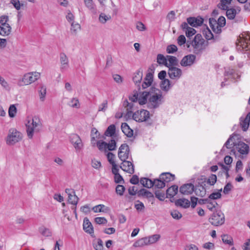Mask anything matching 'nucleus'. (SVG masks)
Wrapping results in <instances>:
<instances>
[{
	"label": "nucleus",
	"instance_id": "f257e3e1",
	"mask_svg": "<svg viewBox=\"0 0 250 250\" xmlns=\"http://www.w3.org/2000/svg\"><path fill=\"white\" fill-rule=\"evenodd\" d=\"M25 125L27 135L29 139H32L34 133L40 132L42 127V121L38 116L28 118Z\"/></svg>",
	"mask_w": 250,
	"mask_h": 250
},
{
	"label": "nucleus",
	"instance_id": "f03ea898",
	"mask_svg": "<svg viewBox=\"0 0 250 250\" xmlns=\"http://www.w3.org/2000/svg\"><path fill=\"white\" fill-rule=\"evenodd\" d=\"M163 96L160 90L151 87L149 91L148 106L150 108H156L162 103Z\"/></svg>",
	"mask_w": 250,
	"mask_h": 250
},
{
	"label": "nucleus",
	"instance_id": "7ed1b4c3",
	"mask_svg": "<svg viewBox=\"0 0 250 250\" xmlns=\"http://www.w3.org/2000/svg\"><path fill=\"white\" fill-rule=\"evenodd\" d=\"M40 78V73L37 72H32L26 73L19 80L18 85L20 86L27 85L38 80Z\"/></svg>",
	"mask_w": 250,
	"mask_h": 250
},
{
	"label": "nucleus",
	"instance_id": "20e7f679",
	"mask_svg": "<svg viewBox=\"0 0 250 250\" xmlns=\"http://www.w3.org/2000/svg\"><path fill=\"white\" fill-rule=\"evenodd\" d=\"M191 45L196 53H199L204 50L208 45L206 42L200 34H197L192 41Z\"/></svg>",
	"mask_w": 250,
	"mask_h": 250
},
{
	"label": "nucleus",
	"instance_id": "39448f33",
	"mask_svg": "<svg viewBox=\"0 0 250 250\" xmlns=\"http://www.w3.org/2000/svg\"><path fill=\"white\" fill-rule=\"evenodd\" d=\"M22 134L15 128H10L7 137L6 143L9 145H13L21 140Z\"/></svg>",
	"mask_w": 250,
	"mask_h": 250
},
{
	"label": "nucleus",
	"instance_id": "423d86ee",
	"mask_svg": "<svg viewBox=\"0 0 250 250\" xmlns=\"http://www.w3.org/2000/svg\"><path fill=\"white\" fill-rule=\"evenodd\" d=\"M240 36L239 39L238 40V42L236 43V47L238 50L246 53L247 51H250V37L247 36L244 37Z\"/></svg>",
	"mask_w": 250,
	"mask_h": 250
},
{
	"label": "nucleus",
	"instance_id": "0eeeda50",
	"mask_svg": "<svg viewBox=\"0 0 250 250\" xmlns=\"http://www.w3.org/2000/svg\"><path fill=\"white\" fill-rule=\"evenodd\" d=\"M98 149L102 152L105 153L108 151H113L116 148V143L115 140L112 139L108 143L104 141H98L97 143Z\"/></svg>",
	"mask_w": 250,
	"mask_h": 250
},
{
	"label": "nucleus",
	"instance_id": "6e6552de",
	"mask_svg": "<svg viewBox=\"0 0 250 250\" xmlns=\"http://www.w3.org/2000/svg\"><path fill=\"white\" fill-rule=\"evenodd\" d=\"M210 223L215 226H219L223 225L225 222V216L221 211H216L212 214L209 218Z\"/></svg>",
	"mask_w": 250,
	"mask_h": 250
},
{
	"label": "nucleus",
	"instance_id": "1a4fd4ad",
	"mask_svg": "<svg viewBox=\"0 0 250 250\" xmlns=\"http://www.w3.org/2000/svg\"><path fill=\"white\" fill-rule=\"evenodd\" d=\"M118 156L122 161L127 160L131 156L130 149L127 144H123L120 146Z\"/></svg>",
	"mask_w": 250,
	"mask_h": 250
},
{
	"label": "nucleus",
	"instance_id": "9d476101",
	"mask_svg": "<svg viewBox=\"0 0 250 250\" xmlns=\"http://www.w3.org/2000/svg\"><path fill=\"white\" fill-rule=\"evenodd\" d=\"M149 117V111L145 109L138 110L132 114L133 119L139 122L146 121Z\"/></svg>",
	"mask_w": 250,
	"mask_h": 250
},
{
	"label": "nucleus",
	"instance_id": "9b49d317",
	"mask_svg": "<svg viewBox=\"0 0 250 250\" xmlns=\"http://www.w3.org/2000/svg\"><path fill=\"white\" fill-rule=\"evenodd\" d=\"M70 141L76 151H80L83 148V143L78 135L71 134L70 136Z\"/></svg>",
	"mask_w": 250,
	"mask_h": 250
},
{
	"label": "nucleus",
	"instance_id": "f8f14e48",
	"mask_svg": "<svg viewBox=\"0 0 250 250\" xmlns=\"http://www.w3.org/2000/svg\"><path fill=\"white\" fill-rule=\"evenodd\" d=\"M167 73L169 77L172 80H178L182 76V70L175 66H171L168 68Z\"/></svg>",
	"mask_w": 250,
	"mask_h": 250
},
{
	"label": "nucleus",
	"instance_id": "ddd939ff",
	"mask_svg": "<svg viewBox=\"0 0 250 250\" xmlns=\"http://www.w3.org/2000/svg\"><path fill=\"white\" fill-rule=\"evenodd\" d=\"M196 56L193 54H189L184 56L180 62V64L183 67H190L195 62Z\"/></svg>",
	"mask_w": 250,
	"mask_h": 250
},
{
	"label": "nucleus",
	"instance_id": "4468645a",
	"mask_svg": "<svg viewBox=\"0 0 250 250\" xmlns=\"http://www.w3.org/2000/svg\"><path fill=\"white\" fill-rule=\"evenodd\" d=\"M235 149L240 154L247 155L250 151L249 146L246 143L239 141L235 145Z\"/></svg>",
	"mask_w": 250,
	"mask_h": 250
},
{
	"label": "nucleus",
	"instance_id": "2eb2a0df",
	"mask_svg": "<svg viewBox=\"0 0 250 250\" xmlns=\"http://www.w3.org/2000/svg\"><path fill=\"white\" fill-rule=\"evenodd\" d=\"M226 11V16L229 20H233L236 15L238 14L241 8L238 6H234L230 8L227 7V9H225Z\"/></svg>",
	"mask_w": 250,
	"mask_h": 250
},
{
	"label": "nucleus",
	"instance_id": "dca6fc26",
	"mask_svg": "<svg viewBox=\"0 0 250 250\" xmlns=\"http://www.w3.org/2000/svg\"><path fill=\"white\" fill-rule=\"evenodd\" d=\"M120 168L129 174H133L134 172V166L130 161H122Z\"/></svg>",
	"mask_w": 250,
	"mask_h": 250
},
{
	"label": "nucleus",
	"instance_id": "f3484780",
	"mask_svg": "<svg viewBox=\"0 0 250 250\" xmlns=\"http://www.w3.org/2000/svg\"><path fill=\"white\" fill-rule=\"evenodd\" d=\"M60 70L62 72L66 71L69 68V61L64 53L60 54Z\"/></svg>",
	"mask_w": 250,
	"mask_h": 250
},
{
	"label": "nucleus",
	"instance_id": "a211bd4d",
	"mask_svg": "<svg viewBox=\"0 0 250 250\" xmlns=\"http://www.w3.org/2000/svg\"><path fill=\"white\" fill-rule=\"evenodd\" d=\"M194 190V186L192 184H187L180 188V192L184 195H189L192 193Z\"/></svg>",
	"mask_w": 250,
	"mask_h": 250
},
{
	"label": "nucleus",
	"instance_id": "6ab92c4d",
	"mask_svg": "<svg viewBox=\"0 0 250 250\" xmlns=\"http://www.w3.org/2000/svg\"><path fill=\"white\" fill-rule=\"evenodd\" d=\"M85 7L90 11L93 15L96 16L98 14V11L96 5L92 0H83Z\"/></svg>",
	"mask_w": 250,
	"mask_h": 250
},
{
	"label": "nucleus",
	"instance_id": "aec40b11",
	"mask_svg": "<svg viewBox=\"0 0 250 250\" xmlns=\"http://www.w3.org/2000/svg\"><path fill=\"white\" fill-rule=\"evenodd\" d=\"M187 21L191 26L196 27L200 26L203 22V19L201 17H189L187 19Z\"/></svg>",
	"mask_w": 250,
	"mask_h": 250
},
{
	"label": "nucleus",
	"instance_id": "412c9836",
	"mask_svg": "<svg viewBox=\"0 0 250 250\" xmlns=\"http://www.w3.org/2000/svg\"><path fill=\"white\" fill-rule=\"evenodd\" d=\"M83 229L87 233L90 234L92 236L94 234V229L91 223L87 218H84L83 223Z\"/></svg>",
	"mask_w": 250,
	"mask_h": 250
},
{
	"label": "nucleus",
	"instance_id": "4be33fe9",
	"mask_svg": "<svg viewBox=\"0 0 250 250\" xmlns=\"http://www.w3.org/2000/svg\"><path fill=\"white\" fill-rule=\"evenodd\" d=\"M240 120V125L242 130L244 131H246L248 129L250 125V112L248 113L245 117H241Z\"/></svg>",
	"mask_w": 250,
	"mask_h": 250
},
{
	"label": "nucleus",
	"instance_id": "5701e85b",
	"mask_svg": "<svg viewBox=\"0 0 250 250\" xmlns=\"http://www.w3.org/2000/svg\"><path fill=\"white\" fill-rule=\"evenodd\" d=\"M138 102L140 105H143L146 103L147 100H148L149 91H145L143 92L138 93Z\"/></svg>",
	"mask_w": 250,
	"mask_h": 250
},
{
	"label": "nucleus",
	"instance_id": "b1692460",
	"mask_svg": "<svg viewBox=\"0 0 250 250\" xmlns=\"http://www.w3.org/2000/svg\"><path fill=\"white\" fill-rule=\"evenodd\" d=\"M143 78V70L141 68L137 70L133 75L132 80L134 83L137 84L140 83Z\"/></svg>",
	"mask_w": 250,
	"mask_h": 250
},
{
	"label": "nucleus",
	"instance_id": "393cba45",
	"mask_svg": "<svg viewBox=\"0 0 250 250\" xmlns=\"http://www.w3.org/2000/svg\"><path fill=\"white\" fill-rule=\"evenodd\" d=\"M121 129L123 133L128 137H131L133 135V131L125 123H122Z\"/></svg>",
	"mask_w": 250,
	"mask_h": 250
},
{
	"label": "nucleus",
	"instance_id": "a878e982",
	"mask_svg": "<svg viewBox=\"0 0 250 250\" xmlns=\"http://www.w3.org/2000/svg\"><path fill=\"white\" fill-rule=\"evenodd\" d=\"M11 32V27L9 24H4L0 25V34L2 36H8Z\"/></svg>",
	"mask_w": 250,
	"mask_h": 250
},
{
	"label": "nucleus",
	"instance_id": "bb28decb",
	"mask_svg": "<svg viewBox=\"0 0 250 250\" xmlns=\"http://www.w3.org/2000/svg\"><path fill=\"white\" fill-rule=\"evenodd\" d=\"M175 205L177 206H180L183 208H186L189 207L190 205V202L187 199L181 198L175 201Z\"/></svg>",
	"mask_w": 250,
	"mask_h": 250
},
{
	"label": "nucleus",
	"instance_id": "cd10ccee",
	"mask_svg": "<svg viewBox=\"0 0 250 250\" xmlns=\"http://www.w3.org/2000/svg\"><path fill=\"white\" fill-rule=\"evenodd\" d=\"M153 81V75L150 73H148L144 81L142 84V88L143 89H146L148 86H150L152 82Z\"/></svg>",
	"mask_w": 250,
	"mask_h": 250
},
{
	"label": "nucleus",
	"instance_id": "c85d7f7f",
	"mask_svg": "<svg viewBox=\"0 0 250 250\" xmlns=\"http://www.w3.org/2000/svg\"><path fill=\"white\" fill-rule=\"evenodd\" d=\"M175 176L168 172L163 173L160 176V179H162L165 184L167 183L174 180Z\"/></svg>",
	"mask_w": 250,
	"mask_h": 250
},
{
	"label": "nucleus",
	"instance_id": "c756f323",
	"mask_svg": "<svg viewBox=\"0 0 250 250\" xmlns=\"http://www.w3.org/2000/svg\"><path fill=\"white\" fill-rule=\"evenodd\" d=\"M194 191L197 196L201 197L204 196L206 194V189L203 185L200 184L195 187Z\"/></svg>",
	"mask_w": 250,
	"mask_h": 250
},
{
	"label": "nucleus",
	"instance_id": "7c9ffc66",
	"mask_svg": "<svg viewBox=\"0 0 250 250\" xmlns=\"http://www.w3.org/2000/svg\"><path fill=\"white\" fill-rule=\"evenodd\" d=\"M235 137H237V136H232L230 137L225 144L224 147L225 146L228 149H231L234 147L235 149V145H236L237 143L235 141Z\"/></svg>",
	"mask_w": 250,
	"mask_h": 250
},
{
	"label": "nucleus",
	"instance_id": "2f4dec72",
	"mask_svg": "<svg viewBox=\"0 0 250 250\" xmlns=\"http://www.w3.org/2000/svg\"><path fill=\"white\" fill-rule=\"evenodd\" d=\"M172 85L168 79H164L161 81L160 87L162 90L165 92H168L171 88Z\"/></svg>",
	"mask_w": 250,
	"mask_h": 250
},
{
	"label": "nucleus",
	"instance_id": "473e14b6",
	"mask_svg": "<svg viewBox=\"0 0 250 250\" xmlns=\"http://www.w3.org/2000/svg\"><path fill=\"white\" fill-rule=\"evenodd\" d=\"M111 19V16L109 15L105 14L104 13L101 12L98 17V21L101 24H105L108 21Z\"/></svg>",
	"mask_w": 250,
	"mask_h": 250
},
{
	"label": "nucleus",
	"instance_id": "72a5a7b5",
	"mask_svg": "<svg viewBox=\"0 0 250 250\" xmlns=\"http://www.w3.org/2000/svg\"><path fill=\"white\" fill-rule=\"evenodd\" d=\"M92 210L95 213L97 212H107L109 210L108 207H105L104 205L100 204L94 206L92 208Z\"/></svg>",
	"mask_w": 250,
	"mask_h": 250
},
{
	"label": "nucleus",
	"instance_id": "f704fd0d",
	"mask_svg": "<svg viewBox=\"0 0 250 250\" xmlns=\"http://www.w3.org/2000/svg\"><path fill=\"white\" fill-rule=\"evenodd\" d=\"M161 236L159 234H154L148 237H146L147 245H151L157 242L160 238Z\"/></svg>",
	"mask_w": 250,
	"mask_h": 250
},
{
	"label": "nucleus",
	"instance_id": "c9c22d12",
	"mask_svg": "<svg viewBox=\"0 0 250 250\" xmlns=\"http://www.w3.org/2000/svg\"><path fill=\"white\" fill-rule=\"evenodd\" d=\"M124 106L126 108L127 115L128 117L132 115V110L133 109L134 103L133 102L129 103L127 100L124 101Z\"/></svg>",
	"mask_w": 250,
	"mask_h": 250
},
{
	"label": "nucleus",
	"instance_id": "e433bc0d",
	"mask_svg": "<svg viewBox=\"0 0 250 250\" xmlns=\"http://www.w3.org/2000/svg\"><path fill=\"white\" fill-rule=\"evenodd\" d=\"M178 192V186L174 185L168 188L167 190V196L169 197H174Z\"/></svg>",
	"mask_w": 250,
	"mask_h": 250
},
{
	"label": "nucleus",
	"instance_id": "4c0bfd02",
	"mask_svg": "<svg viewBox=\"0 0 250 250\" xmlns=\"http://www.w3.org/2000/svg\"><path fill=\"white\" fill-rule=\"evenodd\" d=\"M157 62L159 64H163L166 66H168V62H167V56L165 57L161 54H158L157 56Z\"/></svg>",
	"mask_w": 250,
	"mask_h": 250
},
{
	"label": "nucleus",
	"instance_id": "58836bf2",
	"mask_svg": "<svg viewBox=\"0 0 250 250\" xmlns=\"http://www.w3.org/2000/svg\"><path fill=\"white\" fill-rule=\"evenodd\" d=\"M147 243L146 241V239L145 237H143L142 238H141L136 242H134V243L133 245V247L134 248H139V247H143L145 246H147Z\"/></svg>",
	"mask_w": 250,
	"mask_h": 250
},
{
	"label": "nucleus",
	"instance_id": "ea45409f",
	"mask_svg": "<svg viewBox=\"0 0 250 250\" xmlns=\"http://www.w3.org/2000/svg\"><path fill=\"white\" fill-rule=\"evenodd\" d=\"M226 24V19L223 16H221L218 19L217 21V30L216 33L221 31V28L224 26Z\"/></svg>",
	"mask_w": 250,
	"mask_h": 250
},
{
	"label": "nucleus",
	"instance_id": "a19ab883",
	"mask_svg": "<svg viewBox=\"0 0 250 250\" xmlns=\"http://www.w3.org/2000/svg\"><path fill=\"white\" fill-rule=\"evenodd\" d=\"M68 105L72 108L77 109L80 107V103L77 98H72L68 102Z\"/></svg>",
	"mask_w": 250,
	"mask_h": 250
},
{
	"label": "nucleus",
	"instance_id": "79ce46f5",
	"mask_svg": "<svg viewBox=\"0 0 250 250\" xmlns=\"http://www.w3.org/2000/svg\"><path fill=\"white\" fill-rule=\"evenodd\" d=\"M221 238L223 243L230 246H232L233 245V239L231 236L228 234H223L221 235Z\"/></svg>",
	"mask_w": 250,
	"mask_h": 250
},
{
	"label": "nucleus",
	"instance_id": "37998d69",
	"mask_svg": "<svg viewBox=\"0 0 250 250\" xmlns=\"http://www.w3.org/2000/svg\"><path fill=\"white\" fill-rule=\"evenodd\" d=\"M168 62V68L169 67L174 66L176 65L178 63V60L176 57L167 55V62Z\"/></svg>",
	"mask_w": 250,
	"mask_h": 250
},
{
	"label": "nucleus",
	"instance_id": "c03bdc74",
	"mask_svg": "<svg viewBox=\"0 0 250 250\" xmlns=\"http://www.w3.org/2000/svg\"><path fill=\"white\" fill-rule=\"evenodd\" d=\"M140 183L145 187L150 188L153 187V181L146 178H142L140 180Z\"/></svg>",
	"mask_w": 250,
	"mask_h": 250
},
{
	"label": "nucleus",
	"instance_id": "a18cd8bd",
	"mask_svg": "<svg viewBox=\"0 0 250 250\" xmlns=\"http://www.w3.org/2000/svg\"><path fill=\"white\" fill-rule=\"evenodd\" d=\"M68 202L73 205L76 206L78 203V201L79 200V198L77 196L75 193H73L71 195H69L68 196Z\"/></svg>",
	"mask_w": 250,
	"mask_h": 250
},
{
	"label": "nucleus",
	"instance_id": "49530a36",
	"mask_svg": "<svg viewBox=\"0 0 250 250\" xmlns=\"http://www.w3.org/2000/svg\"><path fill=\"white\" fill-rule=\"evenodd\" d=\"M93 245L96 250H104L103 242L101 239H98L94 241Z\"/></svg>",
	"mask_w": 250,
	"mask_h": 250
},
{
	"label": "nucleus",
	"instance_id": "de8ad7c7",
	"mask_svg": "<svg viewBox=\"0 0 250 250\" xmlns=\"http://www.w3.org/2000/svg\"><path fill=\"white\" fill-rule=\"evenodd\" d=\"M153 186H155L158 188H162L166 186V184L162 179H156L153 181Z\"/></svg>",
	"mask_w": 250,
	"mask_h": 250
},
{
	"label": "nucleus",
	"instance_id": "09e8293b",
	"mask_svg": "<svg viewBox=\"0 0 250 250\" xmlns=\"http://www.w3.org/2000/svg\"><path fill=\"white\" fill-rule=\"evenodd\" d=\"M204 201L205 202V203L207 204L208 208L211 211L213 210L217 205V203L216 201L210 202L208 199H205Z\"/></svg>",
	"mask_w": 250,
	"mask_h": 250
},
{
	"label": "nucleus",
	"instance_id": "8fccbe9b",
	"mask_svg": "<svg viewBox=\"0 0 250 250\" xmlns=\"http://www.w3.org/2000/svg\"><path fill=\"white\" fill-rule=\"evenodd\" d=\"M222 189L221 188L219 190H218L216 191L212 192L209 196V199L212 200H216L218 199H220L221 197V191Z\"/></svg>",
	"mask_w": 250,
	"mask_h": 250
},
{
	"label": "nucleus",
	"instance_id": "3c124183",
	"mask_svg": "<svg viewBox=\"0 0 250 250\" xmlns=\"http://www.w3.org/2000/svg\"><path fill=\"white\" fill-rule=\"evenodd\" d=\"M115 132V126L114 125H109L106 131L105 132V135L107 136H112L114 134Z\"/></svg>",
	"mask_w": 250,
	"mask_h": 250
},
{
	"label": "nucleus",
	"instance_id": "603ef678",
	"mask_svg": "<svg viewBox=\"0 0 250 250\" xmlns=\"http://www.w3.org/2000/svg\"><path fill=\"white\" fill-rule=\"evenodd\" d=\"M217 181V176L215 174H211L207 179V183L210 186H213Z\"/></svg>",
	"mask_w": 250,
	"mask_h": 250
},
{
	"label": "nucleus",
	"instance_id": "864d4df0",
	"mask_svg": "<svg viewBox=\"0 0 250 250\" xmlns=\"http://www.w3.org/2000/svg\"><path fill=\"white\" fill-rule=\"evenodd\" d=\"M46 93V88L44 86H42L39 90L40 99L41 101L43 102L45 100V95Z\"/></svg>",
	"mask_w": 250,
	"mask_h": 250
},
{
	"label": "nucleus",
	"instance_id": "5fc2aeb1",
	"mask_svg": "<svg viewBox=\"0 0 250 250\" xmlns=\"http://www.w3.org/2000/svg\"><path fill=\"white\" fill-rule=\"evenodd\" d=\"M40 233L45 237H49L51 236L52 233L49 229L45 227H41L40 228Z\"/></svg>",
	"mask_w": 250,
	"mask_h": 250
},
{
	"label": "nucleus",
	"instance_id": "6e6d98bb",
	"mask_svg": "<svg viewBox=\"0 0 250 250\" xmlns=\"http://www.w3.org/2000/svg\"><path fill=\"white\" fill-rule=\"evenodd\" d=\"M106 153H106V155L107 159L109 163L111 165L116 164V162L115 161V155L114 154H113L112 153L110 152L107 151V152H106Z\"/></svg>",
	"mask_w": 250,
	"mask_h": 250
},
{
	"label": "nucleus",
	"instance_id": "4d7b16f0",
	"mask_svg": "<svg viewBox=\"0 0 250 250\" xmlns=\"http://www.w3.org/2000/svg\"><path fill=\"white\" fill-rule=\"evenodd\" d=\"M135 208L138 211H143L145 209L144 204L140 201H137L135 203Z\"/></svg>",
	"mask_w": 250,
	"mask_h": 250
},
{
	"label": "nucleus",
	"instance_id": "13d9d810",
	"mask_svg": "<svg viewBox=\"0 0 250 250\" xmlns=\"http://www.w3.org/2000/svg\"><path fill=\"white\" fill-rule=\"evenodd\" d=\"M16 113L17 108L16 106L14 104L11 105L8 110L9 116L11 118H13L15 116Z\"/></svg>",
	"mask_w": 250,
	"mask_h": 250
},
{
	"label": "nucleus",
	"instance_id": "bf43d9fd",
	"mask_svg": "<svg viewBox=\"0 0 250 250\" xmlns=\"http://www.w3.org/2000/svg\"><path fill=\"white\" fill-rule=\"evenodd\" d=\"M203 34L206 39L208 40H211L213 37L212 33L208 28L204 30Z\"/></svg>",
	"mask_w": 250,
	"mask_h": 250
},
{
	"label": "nucleus",
	"instance_id": "052dcab7",
	"mask_svg": "<svg viewBox=\"0 0 250 250\" xmlns=\"http://www.w3.org/2000/svg\"><path fill=\"white\" fill-rule=\"evenodd\" d=\"M0 84L6 90H9L10 87L5 79L0 76Z\"/></svg>",
	"mask_w": 250,
	"mask_h": 250
},
{
	"label": "nucleus",
	"instance_id": "680f3d73",
	"mask_svg": "<svg viewBox=\"0 0 250 250\" xmlns=\"http://www.w3.org/2000/svg\"><path fill=\"white\" fill-rule=\"evenodd\" d=\"M170 214L172 217L175 219L179 220L182 217V214L176 210L171 211Z\"/></svg>",
	"mask_w": 250,
	"mask_h": 250
},
{
	"label": "nucleus",
	"instance_id": "e2e57ef3",
	"mask_svg": "<svg viewBox=\"0 0 250 250\" xmlns=\"http://www.w3.org/2000/svg\"><path fill=\"white\" fill-rule=\"evenodd\" d=\"M166 51L167 53L172 54L177 51V47L175 45L171 44L167 46Z\"/></svg>",
	"mask_w": 250,
	"mask_h": 250
},
{
	"label": "nucleus",
	"instance_id": "0e129e2a",
	"mask_svg": "<svg viewBox=\"0 0 250 250\" xmlns=\"http://www.w3.org/2000/svg\"><path fill=\"white\" fill-rule=\"evenodd\" d=\"M185 33L187 37L189 38L195 34L196 31L193 28L189 27L187 30H185Z\"/></svg>",
	"mask_w": 250,
	"mask_h": 250
},
{
	"label": "nucleus",
	"instance_id": "69168bd1",
	"mask_svg": "<svg viewBox=\"0 0 250 250\" xmlns=\"http://www.w3.org/2000/svg\"><path fill=\"white\" fill-rule=\"evenodd\" d=\"M209 24L213 31L216 32L217 30V21L214 19H210L209 21Z\"/></svg>",
	"mask_w": 250,
	"mask_h": 250
},
{
	"label": "nucleus",
	"instance_id": "338daca9",
	"mask_svg": "<svg viewBox=\"0 0 250 250\" xmlns=\"http://www.w3.org/2000/svg\"><path fill=\"white\" fill-rule=\"evenodd\" d=\"M107 101H104L99 106V111L104 112L107 108Z\"/></svg>",
	"mask_w": 250,
	"mask_h": 250
},
{
	"label": "nucleus",
	"instance_id": "774afa93",
	"mask_svg": "<svg viewBox=\"0 0 250 250\" xmlns=\"http://www.w3.org/2000/svg\"><path fill=\"white\" fill-rule=\"evenodd\" d=\"M91 165L92 167L95 169H99L102 166L101 162L95 159L92 160Z\"/></svg>",
	"mask_w": 250,
	"mask_h": 250
}]
</instances>
